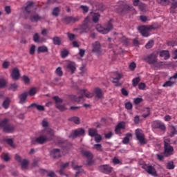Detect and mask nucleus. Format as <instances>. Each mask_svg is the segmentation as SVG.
Listing matches in <instances>:
<instances>
[{
    "label": "nucleus",
    "instance_id": "f257e3e1",
    "mask_svg": "<svg viewBox=\"0 0 177 177\" xmlns=\"http://www.w3.org/2000/svg\"><path fill=\"white\" fill-rule=\"evenodd\" d=\"M55 132L50 129H47L44 131V135L40 136L39 137L35 138L32 139V145H44L48 140H52Z\"/></svg>",
    "mask_w": 177,
    "mask_h": 177
},
{
    "label": "nucleus",
    "instance_id": "f03ea898",
    "mask_svg": "<svg viewBox=\"0 0 177 177\" xmlns=\"http://www.w3.org/2000/svg\"><path fill=\"white\" fill-rule=\"evenodd\" d=\"M76 30L80 31V34H88L89 32H92L95 29L91 23V18L89 17H86L83 24Z\"/></svg>",
    "mask_w": 177,
    "mask_h": 177
},
{
    "label": "nucleus",
    "instance_id": "7ed1b4c3",
    "mask_svg": "<svg viewBox=\"0 0 177 177\" xmlns=\"http://www.w3.org/2000/svg\"><path fill=\"white\" fill-rule=\"evenodd\" d=\"M80 96L77 97V95H70L71 100H73V102H77V103H80L82 99H84V96L86 97H88L90 99L91 97H93V94L92 93H90L86 89H83L80 91Z\"/></svg>",
    "mask_w": 177,
    "mask_h": 177
},
{
    "label": "nucleus",
    "instance_id": "20e7f679",
    "mask_svg": "<svg viewBox=\"0 0 177 177\" xmlns=\"http://www.w3.org/2000/svg\"><path fill=\"white\" fill-rule=\"evenodd\" d=\"M96 30L100 34H109L113 30V19H111L104 27L98 25L96 27Z\"/></svg>",
    "mask_w": 177,
    "mask_h": 177
},
{
    "label": "nucleus",
    "instance_id": "39448f33",
    "mask_svg": "<svg viewBox=\"0 0 177 177\" xmlns=\"http://www.w3.org/2000/svg\"><path fill=\"white\" fill-rule=\"evenodd\" d=\"M174 154V147L171 146L170 143L167 141L164 142V156L165 157H170Z\"/></svg>",
    "mask_w": 177,
    "mask_h": 177
},
{
    "label": "nucleus",
    "instance_id": "423d86ee",
    "mask_svg": "<svg viewBox=\"0 0 177 177\" xmlns=\"http://www.w3.org/2000/svg\"><path fill=\"white\" fill-rule=\"evenodd\" d=\"M92 52L97 56H100L103 52L102 50V44L99 41H95L92 44Z\"/></svg>",
    "mask_w": 177,
    "mask_h": 177
},
{
    "label": "nucleus",
    "instance_id": "0eeeda50",
    "mask_svg": "<svg viewBox=\"0 0 177 177\" xmlns=\"http://www.w3.org/2000/svg\"><path fill=\"white\" fill-rule=\"evenodd\" d=\"M80 153L83 157L87 158L86 162L88 165H92L93 164V154L91 151L82 150Z\"/></svg>",
    "mask_w": 177,
    "mask_h": 177
},
{
    "label": "nucleus",
    "instance_id": "6e6552de",
    "mask_svg": "<svg viewBox=\"0 0 177 177\" xmlns=\"http://www.w3.org/2000/svg\"><path fill=\"white\" fill-rule=\"evenodd\" d=\"M177 73L173 76L169 77L168 81H166L163 84V88H172L175 84H176Z\"/></svg>",
    "mask_w": 177,
    "mask_h": 177
},
{
    "label": "nucleus",
    "instance_id": "1a4fd4ad",
    "mask_svg": "<svg viewBox=\"0 0 177 177\" xmlns=\"http://www.w3.org/2000/svg\"><path fill=\"white\" fill-rule=\"evenodd\" d=\"M142 169H145V171H146V172H147V174L149 175H152V176H157V171H156V168H154V167L150 165L145 164L142 165Z\"/></svg>",
    "mask_w": 177,
    "mask_h": 177
},
{
    "label": "nucleus",
    "instance_id": "9d476101",
    "mask_svg": "<svg viewBox=\"0 0 177 177\" xmlns=\"http://www.w3.org/2000/svg\"><path fill=\"white\" fill-rule=\"evenodd\" d=\"M136 136L140 145H146V139L145 138V134H143L142 129H137L136 130Z\"/></svg>",
    "mask_w": 177,
    "mask_h": 177
},
{
    "label": "nucleus",
    "instance_id": "9b49d317",
    "mask_svg": "<svg viewBox=\"0 0 177 177\" xmlns=\"http://www.w3.org/2000/svg\"><path fill=\"white\" fill-rule=\"evenodd\" d=\"M53 100L55 102V107L58 109V110H60V111H64L66 110V106L62 104L63 103V100L58 97L57 96H54L53 97Z\"/></svg>",
    "mask_w": 177,
    "mask_h": 177
},
{
    "label": "nucleus",
    "instance_id": "f8f14e48",
    "mask_svg": "<svg viewBox=\"0 0 177 177\" xmlns=\"http://www.w3.org/2000/svg\"><path fill=\"white\" fill-rule=\"evenodd\" d=\"M80 21V17H64L62 19V21L65 24H71V23H77Z\"/></svg>",
    "mask_w": 177,
    "mask_h": 177
},
{
    "label": "nucleus",
    "instance_id": "ddd939ff",
    "mask_svg": "<svg viewBox=\"0 0 177 177\" xmlns=\"http://www.w3.org/2000/svg\"><path fill=\"white\" fill-rule=\"evenodd\" d=\"M84 135H85V130L82 128H79L72 132L70 138H77V136H84Z\"/></svg>",
    "mask_w": 177,
    "mask_h": 177
},
{
    "label": "nucleus",
    "instance_id": "4468645a",
    "mask_svg": "<svg viewBox=\"0 0 177 177\" xmlns=\"http://www.w3.org/2000/svg\"><path fill=\"white\" fill-rule=\"evenodd\" d=\"M138 30L141 35H142V37H150V33H149V31H150V29H149L148 26H139Z\"/></svg>",
    "mask_w": 177,
    "mask_h": 177
},
{
    "label": "nucleus",
    "instance_id": "2eb2a0df",
    "mask_svg": "<svg viewBox=\"0 0 177 177\" xmlns=\"http://www.w3.org/2000/svg\"><path fill=\"white\" fill-rule=\"evenodd\" d=\"M15 160L17 161H18V162L21 163L22 169H27V168L28 167V160H27L26 159L22 160L21 157L20 156H19V154L15 155Z\"/></svg>",
    "mask_w": 177,
    "mask_h": 177
},
{
    "label": "nucleus",
    "instance_id": "dca6fc26",
    "mask_svg": "<svg viewBox=\"0 0 177 177\" xmlns=\"http://www.w3.org/2000/svg\"><path fill=\"white\" fill-rule=\"evenodd\" d=\"M145 60L148 64H154L157 62V55L154 53H151L145 57Z\"/></svg>",
    "mask_w": 177,
    "mask_h": 177
},
{
    "label": "nucleus",
    "instance_id": "f3484780",
    "mask_svg": "<svg viewBox=\"0 0 177 177\" xmlns=\"http://www.w3.org/2000/svg\"><path fill=\"white\" fill-rule=\"evenodd\" d=\"M99 171L103 174H111L113 171V167L109 165H103L99 167Z\"/></svg>",
    "mask_w": 177,
    "mask_h": 177
},
{
    "label": "nucleus",
    "instance_id": "a211bd4d",
    "mask_svg": "<svg viewBox=\"0 0 177 177\" xmlns=\"http://www.w3.org/2000/svg\"><path fill=\"white\" fill-rule=\"evenodd\" d=\"M11 77L14 81H18L20 79V71L19 68H14L10 73Z\"/></svg>",
    "mask_w": 177,
    "mask_h": 177
},
{
    "label": "nucleus",
    "instance_id": "6ab92c4d",
    "mask_svg": "<svg viewBox=\"0 0 177 177\" xmlns=\"http://www.w3.org/2000/svg\"><path fill=\"white\" fill-rule=\"evenodd\" d=\"M122 129H125L124 122H120L117 124L115 129V133H116V135H121L122 133V132H121Z\"/></svg>",
    "mask_w": 177,
    "mask_h": 177
},
{
    "label": "nucleus",
    "instance_id": "aec40b11",
    "mask_svg": "<svg viewBox=\"0 0 177 177\" xmlns=\"http://www.w3.org/2000/svg\"><path fill=\"white\" fill-rule=\"evenodd\" d=\"M72 167L75 171H76L75 176H78L82 172H84V170L81 168H82V166H79L75 165V160L72 161Z\"/></svg>",
    "mask_w": 177,
    "mask_h": 177
},
{
    "label": "nucleus",
    "instance_id": "412c9836",
    "mask_svg": "<svg viewBox=\"0 0 177 177\" xmlns=\"http://www.w3.org/2000/svg\"><path fill=\"white\" fill-rule=\"evenodd\" d=\"M66 68L71 71V74H74L77 70V64L74 62H69L66 65Z\"/></svg>",
    "mask_w": 177,
    "mask_h": 177
},
{
    "label": "nucleus",
    "instance_id": "4be33fe9",
    "mask_svg": "<svg viewBox=\"0 0 177 177\" xmlns=\"http://www.w3.org/2000/svg\"><path fill=\"white\" fill-rule=\"evenodd\" d=\"M28 96V92L25 91L19 95L20 104H24L27 102V97Z\"/></svg>",
    "mask_w": 177,
    "mask_h": 177
},
{
    "label": "nucleus",
    "instance_id": "5701e85b",
    "mask_svg": "<svg viewBox=\"0 0 177 177\" xmlns=\"http://www.w3.org/2000/svg\"><path fill=\"white\" fill-rule=\"evenodd\" d=\"M159 56L160 57H164L165 60H168L171 57V54L168 50H162L159 52Z\"/></svg>",
    "mask_w": 177,
    "mask_h": 177
},
{
    "label": "nucleus",
    "instance_id": "b1692460",
    "mask_svg": "<svg viewBox=\"0 0 177 177\" xmlns=\"http://www.w3.org/2000/svg\"><path fill=\"white\" fill-rule=\"evenodd\" d=\"M132 9H133V7H132V6H129L125 3H122L120 6L119 11L125 12L127 10H132Z\"/></svg>",
    "mask_w": 177,
    "mask_h": 177
},
{
    "label": "nucleus",
    "instance_id": "393cba45",
    "mask_svg": "<svg viewBox=\"0 0 177 177\" xmlns=\"http://www.w3.org/2000/svg\"><path fill=\"white\" fill-rule=\"evenodd\" d=\"M50 156L53 158H60L62 157V154L60 153V149H53L50 151Z\"/></svg>",
    "mask_w": 177,
    "mask_h": 177
},
{
    "label": "nucleus",
    "instance_id": "a878e982",
    "mask_svg": "<svg viewBox=\"0 0 177 177\" xmlns=\"http://www.w3.org/2000/svg\"><path fill=\"white\" fill-rule=\"evenodd\" d=\"M14 131L15 127L13 126V124H8L3 130V131L6 133H12V132H14Z\"/></svg>",
    "mask_w": 177,
    "mask_h": 177
},
{
    "label": "nucleus",
    "instance_id": "bb28decb",
    "mask_svg": "<svg viewBox=\"0 0 177 177\" xmlns=\"http://www.w3.org/2000/svg\"><path fill=\"white\" fill-rule=\"evenodd\" d=\"M94 92L95 97H97V99H102V97H103V91H102V89H100V88H95L94 89Z\"/></svg>",
    "mask_w": 177,
    "mask_h": 177
},
{
    "label": "nucleus",
    "instance_id": "cd10ccee",
    "mask_svg": "<svg viewBox=\"0 0 177 177\" xmlns=\"http://www.w3.org/2000/svg\"><path fill=\"white\" fill-rule=\"evenodd\" d=\"M30 107H35L38 111H45V106L42 105H38L35 103H32Z\"/></svg>",
    "mask_w": 177,
    "mask_h": 177
},
{
    "label": "nucleus",
    "instance_id": "c85d7f7f",
    "mask_svg": "<svg viewBox=\"0 0 177 177\" xmlns=\"http://www.w3.org/2000/svg\"><path fill=\"white\" fill-rule=\"evenodd\" d=\"M68 121H71L72 122H74V124H76L77 125H80L81 124V120H80V118L76 116L69 118Z\"/></svg>",
    "mask_w": 177,
    "mask_h": 177
},
{
    "label": "nucleus",
    "instance_id": "c756f323",
    "mask_svg": "<svg viewBox=\"0 0 177 177\" xmlns=\"http://www.w3.org/2000/svg\"><path fill=\"white\" fill-rule=\"evenodd\" d=\"M30 21H32V23H37V21H39L41 17H39V15H38V14H35V15H30Z\"/></svg>",
    "mask_w": 177,
    "mask_h": 177
},
{
    "label": "nucleus",
    "instance_id": "7c9ffc66",
    "mask_svg": "<svg viewBox=\"0 0 177 177\" xmlns=\"http://www.w3.org/2000/svg\"><path fill=\"white\" fill-rule=\"evenodd\" d=\"M32 5H34V3L29 2L26 7L25 8V12L27 15H30L31 13V9L32 8Z\"/></svg>",
    "mask_w": 177,
    "mask_h": 177
},
{
    "label": "nucleus",
    "instance_id": "2f4dec72",
    "mask_svg": "<svg viewBox=\"0 0 177 177\" xmlns=\"http://www.w3.org/2000/svg\"><path fill=\"white\" fill-rule=\"evenodd\" d=\"M88 135L91 136V138H95L96 135H97V129L93 128L89 129Z\"/></svg>",
    "mask_w": 177,
    "mask_h": 177
},
{
    "label": "nucleus",
    "instance_id": "473e14b6",
    "mask_svg": "<svg viewBox=\"0 0 177 177\" xmlns=\"http://www.w3.org/2000/svg\"><path fill=\"white\" fill-rule=\"evenodd\" d=\"M10 104V99L9 97L6 98L2 104V106L3 109H9V105Z\"/></svg>",
    "mask_w": 177,
    "mask_h": 177
},
{
    "label": "nucleus",
    "instance_id": "72a5a7b5",
    "mask_svg": "<svg viewBox=\"0 0 177 177\" xmlns=\"http://www.w3.org/2000/svg\"><path fill=\"white\" fill-rule=\"evenodd\" d=\"M8 122H9V120L7 118L0 120V128H2L3 131L5 129V127L8 125Z\"/></svg>",
    "mask_w": 177,
    "mask_h": 177
},
{
    "label": "nucleus",
    "instance_id": "f704fd0d",
    "mask_svg": "<svg viewBox=\"0 0 177 177\" xmlns=\"http://www.w3.org/2000/svg\"><path fill=\"white\" fill-rule=\"evenodd\" d=\"M53 42L54 45H62V40L60 39V37L57 36L53 37Z\"/></svg>",
    "mask_w": 177,
    "mask_h": 177
},
{
    "label": "nucleus",
    "instance_id": "c9c22d12",
    "mask_svg": "<svg viewBox=\"0 0 177 177\" xmlns=\"http://www.w3.org/2000/svg\"><path fill=\"white\" fill-rule=\"evenodd\" d=\"M59 14H60V8L59 7L54 8L52 12L53 16L57 17H59Z\"/></svg>",
    "mask_w": 177,
    "mask_h": 177
},
{
    "label": "nucleus",
    "instance_id": "e433bc0d",
    "mask_svg": "<svg viewBox=\"0 0 177 177\" xmlns=\"http://www.w3.org/2000/svg\"><path fill=\"white\" fill-rule=\"evenodd\" d=\"M132 136V134L131 133H128L126 134V137L123 139V143L124 145H128L129 143V138Z\"/></svg>",
    "mask_w": 177,
    "mask_h": 177
},
{
    "label": "nucleus",
    "instance_id": "4c0bfd02",
    "mask_svg": "<svg viewBox=\"0 0 177 177\" xmlns=\"http://www.w3.org/2000/svg\"><path fill=\"white\" fill-rule=\"evenodd\" d=\"M38 53H45L48 52V47L45 46H39L37 49Z\"/></svg>",
    "mask_w": 177,
    "mask_h": 177
},
{
    "label": "nucleus",
    "instance_id": "58836bf2",
    "mask_svg": "<svg viewBox=\"0 0 177 177\" xmlns=\"http://www.w3.org/2000/svg\"><path fill=\"white\" fill-rule=\"evenodd\" d=\"M122 78V75L120 73H116V77L113 78V82L114 84H118L120 82V80Z\"/></svg>",
    "mask_w": 177,
    "mask_h": 177
},
{
    "label": "nucleus",
    "instance_id": "ea45409f",
    "mask_svg": "<svg viewBox=\"0 0 177 177\" xmlns=\"http://www.w3.org/2000/svg\"><path fill=\"white\" fill-rule=\"evenodd\" d=\"M17 88H19V85H17V84L14 83V84H11L10 85L9 87V91H12L13 92H16V91H17Z\"/></svg>",
    "mask_w": 177,
    "mask_h": 177
},
{
    "label": "nucleus",
    "instance_id": "a19ab883",
    "mask_svg": "<svg viewBox=\"0 0 177 177\" xmlns=\"http://www.w3.org/2000/svg\"><path fill=\"white\" fill-rule=\"evenodd\" d=\"M99 19H100V14H99V13H94L93 15L92 20H93V21L94 23H97V21H99Z\"/></svg>",
    "mask_w": 177,
    "mask_h": 177
},
{
    "label": "nucleus",
    "instance_id": "79ce46f5",
    "mask_svg": "<svg viewBox=\"0 0 177 177\" xmlns=\"http://www.w3.org/2000/svg\"><path fill=\"white\" fill-rule=\"evenodd\" d=\"M140 82V77H138L133 79L132 80L133 86H134V88L138 86Z\"/></svg>",
    "mask_w": 177,
    "mask_h": 177
},
{
    "label": "nucleus",
    "instance_id": "37998d69",
    "mask_svg": "<svg viewBox=\"0 0 177 177\" xmlns=\"http://www.w3.org/2000/svg\"><path fill=\"white\" fill-rule=\"evenodd\" d=\"M153 46H154V41L153 40H149L145 45L146 49H151Z\"/></svg>",
    "mask_w": 177,
    "mask_h": 177
},
{
    "label": "nucleus",
    "instance_id": "c03bdc74",
    "mask_svg": "<svg viewBox=\"0 0 177 177\" xmlns=\"http://www.w3.org/2000/svg\"><path fill=\"white\" fill-rule=\"evenodd\" d=\"M166 168L167 169H175V165L174 164V161H169L167 162Z\"/></svg>",
    "mask_w": 177,
    "mask_h": 177
},
{
    "label": "nucleus",
    "instance_id": "a18cd8bd",
    "mask_svg": "<svg viewBox=\"0 0 177 177\" xmlns=\"http://www.w3.org/2000/svg\"><path fill=\"white\" fill-rule=\"evenodd\" d=\"M157 2L158 3H160V5L167 6V5L169 4V2H171V0H157Z\"/></svg>",
    "mask_w": 177,
    "mask_h": 177
},
{
    "label": "nucleus",
    "instance_id": "49530a36",
    "mask_svg": "<svg viewBox=\"0 0 177 177\" xmlns=\"http://www.w3.org/2000/svg\"><path fill=\"white\" fill-rule=\"evenodd\" d=\"M156 128H159L161 131H165L166 129L165 125L160 122H156Z\"/></svg>",
    "mask_w": 177,
    "mask_h": 177
},
{
    "label": "nucleus",
    "instance_id": "de8ad7c7",
    "mask_svg": "<svg viewBox=\"0 0 177 177\" xmlns=\"http://www.w3.org/2000/svg\"><path fill=\"white\" fill-rule=\"evenodd\" d=\"M1 158H3V160L4 161H6V162H8V161H9V160H10V158L9 157V153H2V155L1 156Z\"/></svg>",
    "mask_w": 177,
    "mask_h": 177
},
{
    "label": "nucleus",
    "instance_id": "09e8293b",
    "mask_svg": "<svg viewBox=\"0 0 177 177\" xmlns=\"http://www.w3.org/2000/svg\"><path fill=\"white\" fill-rule=\"evenodd\" d=\"M160 26L158 25V24H153L152 25L148 26V28L150 30H157V28H159Z\"/></svg>",
    "mask_w": 177,
    "mask_h": 177
},
{
    "label": "nucleus",
    "instance_id": "8fccbe9b",
    "mask_svg": "<svg viewBox=\"0 0 177 177\" xmlns=\"http://www.w3.org/2000/svg\"><path fill=\"white\" fill-rule=\"evenodd\" d=\"M55 74L58 75V77H63V71H62V67H58L55 70Z\"/></svg>",
    "mask_w": 177,
    "mask_h": 177
},
{
    "label": "nucleus",
    "instance_id": "3c124183",
    "mask_svg": "<svg viewBox=\"0 0 177 177\" xmlns=\"http://www.w3.org/2000/svg\"><path fill=\"white\" fill-rule=\"evenodd\" d=\"M93 149H95L97 151H103V148L102 147V145L100 144H95L93 146Z\"/></svg>",
    "mask_w": 177,
    "mask_h": 177
},
{
    "label": "nucleus",
    "instance_id": "603ef678",
    "mask_svg": "<svg viewBox=\"0 0 177 177\" xmlns=\"http://www.w3.org/2000/svg\"><path fill=\"white\" fill-rule=\"evenodd\" d=\"M145 111H147V113H144L142 115V117H143V118H147V117L150 115V108L149 107L145 108Z\"/></svg>",
    "mask_w": 177,
    "mask_h": 177
},
{
    "label": "nucleus",
    "instance_id": "864d4df0",
    "mask_svg": "<svg viewBox=\"0 0 177 177\" xmlns=\"http://www.w3.org/2000/svg\"><path fill=\"white\" fill-rule=\"evenodd\" d=\"M94 138L96 143H100L102 142V136L100 134L97 133Z\"/></svg>",
    "mask_w": 177,
    "mask_h": 177
},
{
    "label": "nucleus",
    "instance_id": "5fc2aeb1",
    "mask_svg": "<svg viewBox=\"0 0 177 177\" xmlns=\"http://www.w3.org/2000/svg\"><path fill=\"white\" fill-rule=\"evenodd\" d=\"M28 93V95H30V96H34V95H35L37 93V88H30V90L29 91V92Z\"/></svg>",
    "mask_w": 177,
    "mask_h": 177
},
{
    "label": "nucleus",
    "instance_id": "6e6d98bb",
    "mask_svg": "<svg viewBox=\"0 0 177 177\" xmlns=\"http://www.w3.org/2000/svg\"><path fill=\"white\" fill-rule=\"evenodd\" d=\"M67 35H68V38L69 41H74L75 39V35H74L73 33L68 32Z\"/></svg>",
    "mask_w": 177,
    "mask_h": 177
},
{
    "label": "nucleus",
    "instance_id": "4d7b16f0",
    "mask_svg": "<svg viewBox=\"0 0 177 177\" xmlns=\"http://www.w3.org/2000/svg\"><path fill=\"white\" fill-rule=\"evenodd\" d=\"M154 67H157L159 68L160 67H162L164 66V62H156L155 64H153Z\"/></svg>",
    "mask_w": 177,
    "mask_h": 177
},
{
    "label": "nucleus",
    "instance_id": "13d9d810",
    "mask_svg": "<svg viewBox=\"0 0 177 177\" xmlns=\"http://www.w3.org/2000/svg\"><path fill=\"white\" fill-rule=\"evenodd\" d=\"M4 86H6V80L3 78L0 79V88H4Z\"/></svg>",
    "mask_w": 177,
    "mask_h": 177
},
{
    "label": "nucleus",
    "instance_id": "bf43d9fd",
    "mask_svg": "<svg viewBox=\"0 0 177 177\" xmlns=\"http://www.w3.org/2000/svg\"><path fill=\"white\" fill-rule=\"evenodd\" d=\"M22 79H23V81H24V84H30V78H28V76L24 75L22 77Z\"/></svg>",
    "mask_w": 177,
    "mask_h": 177
},
{
    "label": "nucleus",
    "instance_id": "052dcab7",
    "mask_svg": "<svg viewBox=\"0 0 177 177\" xmlns=\"http://www.w3.org/2000/svg\"><path fill=\"white\" fill-rule=\"evenodd\" d=\"M176 133H177L176 129L175 128V127L173 126L171 127L170 136L172 138L173 136H175V135H176Z\"/></svg>",
    "mask_w": 177,
    "mask_h": 177
},
{
    "label": "nucleus",
    "instance_id": "680f3d73",
    "mask_svg": "<svg viewBox=\"0 0 177 177\" xmlns=\"http://www.w3.org/2000/svg\"><path fill=\"white\" fill-rule=\"evenodd\" d=\"M143 102V98L142 97H137L134 99V104H139L140 103H142Z\"/></svg>",
    "mask_w": 177,
    "mask_h": 177
},
{
    "label": "nucleus",
    "instance_id": "e2e57ef3",
    "mask_svg": "<svg viewBox=\"0 0 177 177\" xmlns=\"http://www.w3.org/2000/svg\"><path fill=\"white\" fill-rule=\"evenodd\" d=\"M138 89H140L141 91H145L146 89V84L141 82L138 84Z\"/></svg>",
    "mask_w": 177,
    "mask_h": 177
},
{
    "label": "nucleus",
    "instance_id": "0e129e2a",
    "mask_svg": "<svg viewBox=\"0 0 177 177\" xmlns=\"http://www.w3.org/2000/svg\"><path fill=\"white\" fill-rule=\"evenodd\" d=\"M61 56L63 59L67 57V56H68V51H67L66 50L62 51Z\"/></svg>",
    "mask_w": 177,
    "mask_h": 177
},
{
    "label": "nucleus",
    "instance_id": "69168bd1",
    "mask_svg": "<svg viewBox=\"0 0 177 177\" xmlns=\"http://www.w3.org/2000/svg\"><path fill=\"white\" fill-rule=\"evenodd\" d=\"M132 103H131V102H127L125 104V109H127V110H132Z\"/></svg>",
    "mask_w": 177,
    "mask_h": 177
},
{
    "label": "nucleus",
    "instance_id": "338daca9",
    "mask_svg": "<svg viewBox=\"0 0 177 177\" xmlns=\"http://www.w3.org/2000/svg\"><path fill=\"white\" fill-rule=\"evenodd\" d=\"M171 9H176L177 8V1L176 0H171Z\"/></svg>",
    "mask_w": 177,
    "mask_h": 177
},
{
    "label": "nucleus",
    "instance_id": "774afa93",
    "mask_svg": "<svg viewBox=\"0 0 177 177\" xmlns=\"http://www.w3.org/2000/svg\"><path fill=\"white\" fill-rule=\"evenodd\" d=\"M33 40L35 42H39V35L38 33L34 35Z\"/></svg>",
    "mask_w": 177,
    "mask_h": 177
}]
</instances>
